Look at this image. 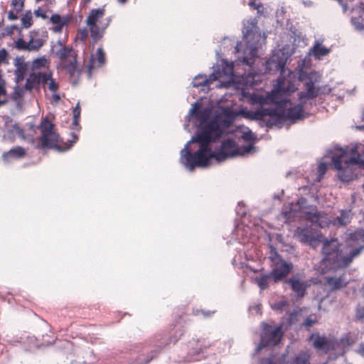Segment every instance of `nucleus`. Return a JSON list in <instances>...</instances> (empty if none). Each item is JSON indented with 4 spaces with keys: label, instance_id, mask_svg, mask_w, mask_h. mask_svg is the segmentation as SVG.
Segmentation results:
<instances>
[{
    "label": "nucleus",
    "instance_id": "nucleus-1",
    "mask_svg": "<svg viewBox=\"0 0 364 364\" xmlns=\"http://www.w3.org/2000/svg\"><path fill=\"white\" fill-rule=\"evenodd\" d=\"M291 92H267L266 96L252 92L249 96L250 104L261 107L266 105H274L277 107L272 109V119H268L267 127L271 128L282 124L284 122L295 123L309 116L313 106L316 105V99H321L325 92H301L299 102L296 105L291 101Z\"/></svg>",
    "mask_w": 364,
    "mask_h": 364
},
{
    "label": "nucleus",
    "instance_id": "nucleus-2",
    "mask_svg": "<svg viewBox=\"0 0 364 364\" xmlns=\"http://www.w3.org/2000/svg\"><path fill=\"white\" fill-rule=\"evenodd\" d=\"M256 77L257 75L252 73L235 75L233 63L223 60L211 75H196L192 81V85L193 87L200 89L201 91L231 87L236 91H245L255 84Z\"/></svg>",
    "mask_w": 364,
    "mask_h": 364
},
{
    "label": "nucleus",
    "instance_id": "nucleus-3",
    "mask_svg": "<svg viewBox=\"0 0 364 364\" xmlns=\"http://www.w3.org/2000/svg\"><path fill=\"white\" fill-rule=\"evenodd\" d=\"M350 239L360 245V247L353 250L349 255H346L340 250V244L337 239L326 240L323 243L322 253L323 262L331 268H341L348 267L353 258L358 256L364 247V230L358 229L350 235Z\"/></svg>",
    "mask_w": 364,
    "mask_h": 364
},
{
    "label": "nucleus",
    "instance_id": "nucleus-4",
    "mask_svg": "<svg viewBox=\"0 0 364 364\" xmlns=\"http://www.w3.org/2000/svg\"><path fill=\"white\" fill-rule=\"evenodd\" d=\"M38 128L41 136L38 138L36 148L38 149H55L60 151L68 150L78 140V136L72 133V139L63 142L58 134L55 131L54 124L47 118H43Z\"/></svg>",
    "mask_w": 364,
    "mask_h": 364
},
{
    "label": "nucleus",
    "instance_id": "nucleus-5",
    "mask_svg": "<svg viewBox=\"0 0 364 364\" xmlns=\"http://www.w3.org/2000/svg\"><path fill=\"white\" fill-rule=\"evenodd\" d=\"M48 60L43 58L35 60L32 64V72L29 74L26 83V88L28 90L33 89L44 91H57L58 82L52 77L50 71H42L48 65Z\"/></svg>",
    "mask_w": 364,
    "mask_h": 364
},
{
    "label": "nucleus",
    "instance_id": "nucleus-6",
    "mask_svg": "<svg viewBox=\"0 0 364 364\" xmlns=\"http://www.w3.org/2000/svg\"><path fill=\"white\" fill-rule=\"evenodd\" d=\"M191 143L189 141L181 151V162L191 171L196 167L207 166L210 159H215V152L212 151L210 144L197 142L199 144V148L194 154H192L188 148Z\"/></svg>",
    "mask_w": 364,
    "mask_h": 364
},
{
    "label": "nucleus",
    "instance_id": "nucleus-7",
    "mask_svg": "<svg viewBox=\"0 0 364 364\" xmlns=\"http://www.w3.org/2000/svg\"><path fill=\"white\" fill-rule=\"evenodd\" d=\"M348 152V148L340 149L332 156V163L338 171V177L343 182H349L358 177V164Z\"/></svg>",
    "mask_w": 364,
    "mask_h": 364
},
{
    "label": "nucleus",
    "instance_id": "nucleus-8",
    "mask_svg": "<svg viewBox=\"0 0 364 364\" xmlns=\"http://www.w3.org/2000/svg\"><path fill=\"white\" fill-rule=\"evenodd\" d=\"M243 38L246 41L247 48L243 52L242 63L251 66L257 56V46L261 40V33L257 23L247 21L243 27Z\"/></svg>",
    "mask_w": 364,
    "mask_h": 364
},
{
    "label": "nucleus",
    "instance_id": "nucleus-9",
    "mask_svg": "<svg viewBox=\"0 0 364 364\" xmlns=\"http://www.w3.org/2000/svg\"><path fill=\"white\" fill-rule=\"evenodd\" d=\"M223 134V129L217 122V119L212 118L208 123L199 124L196 135L190 142H202L207 144L215 142Z\"/></svg>",
    "mask_w": 364,
    "mask_h": 364
},
{
    "label": "nucleus",
    "instance_id": "nucleus-10",
    "mask_svg": "<svg viewBox=\"0 0 364 364\" xmlns=\"http://www.w3.org/2000/svg\"><path fill=\"white\" fill-rule=\"evenodd\" d=\"M105 14L104 8L93 9L90 11L85 23L90 32L91 37L97 41L100 39L109 24V20H103Z\"/></svg>",
    "mask_w": 364,
    "mask_h": 364
},
{
    "label": "nucleus",
    "instance_id": "nucleus-11",
    "mask_svg": "<svg viewBox=\"0 0 364 364\" xmlns=\"http://www.w3.org/2000/svg\"><path fill=\"white\" fill-rule=\"evenodd\" d=\"M253 149V145L239 147L233 139H228L221 143L218 151H214L215 159L219 162L223 161L229 158L250 153Z\"/></svg>",
    "mask_w": 364,
    "mask_h": 364
},
{
    "label": "nucleus",
    "instance_id": "nucleus-12",
    "mask_svg": "<svg viewBox=\"0 0 364 364\" xmlns=\"http://www.w3.org/2000/svg\"><path fill=\"white\" fill-rule=\"evenodd\" d=\"M282 327L283 324L281 323L272 328L271 325L263 323L259 348L274 346L279 343L283 337Z\"/></svg>",
    "mask_w": 364,
    "mask_h": 364
},
{
    "label": "nucleus",
    "instance_id": "nucleus-13",
    "mask_svg": "<svg viewBox=\"0 0 364 364\" xmlns=\"http://www.w3.org/2000/svg\"><path fill=\"white\" fill-rule=\"evenodd\" d=\"M272 108H260L255 111L248 110L247 108H242L237 111L238 116H242L245 119L262 121L267 126L268 119H272Z\"/></svg>",
    "mask_w": 364,
    "mask_h": 364
},
{
    "label": "nucleus",
    "instance_id": "nucleus-14",
    "mask_svg": "<svg viewBox=\"0 0 364 364\" xmlns=\"http://www.w3.org/2000/svg\"><path fill=\"white\" fill-rule=\"evenodd\" d=\"M277 257L279 262L276 263V267L269 273V276H271L275 283L286 278L293 268L291 263L282 260L279 256H277Z\"/></svg>",
    "mask_w": 364,
    "mask_h": 364
},
{
    "label": "nucleus",
    "instance_id": "nucleus-15",
    "mask_svg": "<svg viewBox=\"0 0 364 364\" xmlns=\"http://www.w3.org/2000/svg\"><path fill=\"white\" fill-rule=\"evenodd\" d=\"M237 117H238L237 111L225 107L223 109L221 114L215 115L213 119H217L219 126L224 130L233 124Z\"/></svg>",
    "mask_w": 364,
    "mask_h": 364
},
{
    "label": "nucleus",
    "instance_id": "nucleus-16",
    "mask_svg": "<svg viewBox=\"0 0 364 364\" xmlns=\"http://www.w3.org/2000/svg\"><path fill=\"white\" fill-rule=\"evenodd\" d=\"M320 74L315 71L306 73L301 69L299 73V80L304 83L306 91H314L315 85L320 81Z\"/></svg>",
    "mask_w": 364,
    "mask_h": 364
},
{
    "label": "nucleus",
    "instance_id": "nucleus-17",
    "mask_svg": "<svg viewBox=\"0 0 364 364\" xmlns=\"http://www.w3.org/2000/svg\"><path fill=\"white\" fill-rule=\"evenodd\" d=\"M285 282L290 286L291 290L296 294V297L302 298L304 296L306 289L309 287L307 281L302 280L299 274H296Z\"/></svg>",
    "mask_w": 364,
    "mask_h": 364
},
{
    "label": "nucleus",
    "instance_id": "nucleus-18",
    "mask_svg": "<svg viewBox=\"0 0 364 364\" xmlns=\"http://www.w3.org/2000/svg\"><path fill=\"white\" fill-rule=\"evenodd\" d=\"M295 235L301 242L309 244L313 247L318 246L320 242L318 237L307 228H298L295 231Z\"/></svg>",
    "mask_w": 364,
    "mask_h": 364
},
{
    "label": "nucleus",
    "instance_id": "nucleus-19",
    "mask_svg": "<svg viewBox=\"0 0 364 364\" xmlns=\"http://www.w3.org/2000/svg\"><path fill=\"white\" fill-rule=\"evenodd\" d=\"M188 351V355L184 358L186 362H192L197 360L198 356L203 351V346L198 340L192 339L189 341L185 348Z\"/></svg>",
    "mask_w": 364,
    "mask_h": 364
},
{
    "label": "nucleus",
    "instance_id": "nucleus-20",
    "mask_svg": "<svg viewBox=\"0 0 364 364\" xmlns=\"http://www.w3.org/2000/svg\"><path fill=\"white\" fill-rule=\"evenodd\" d=\"M188 351V355L184 358L186 362H192L197 360L198 356L203 351V346L198 340L192 339L189 341L185 348Z\"/></svg>",
    "mask_w": 364,
    "mask_h": 364
},
{
    "label": "nucleus",
    "instance_id": "nucleus-21",
    "mask_svg": "<svg viewBox=\"0 0 364 364\" xmlns=\"http://www.w3.org/2000/svg\"><path fill=\"white\" fill-rule=\"evenodd\" d=\"M27 155V149L17 146H15L8 151H5L2 154V159L6 163H9L13 161L22 159Z\"/></svg>",
    "mask_w": 364,
    "mask_h": 364
},
{
    "label": "nucleus",
    "instance_id": "nucleus-22",
    "mask_svg": "<svg viewBox=\"0 0 364 364\" xmlns=\"http://www.w3.org/2000/svg\"><path fill=\"white\" fill-rule=\"evenodd\" d=\"M348 283L349 280L346 278V274L326 277V285L328 286L331 291H336L344 288Z\"/></svg>",
    "mask_w": 364,
    "mask_h": 364
},
{
    "label": "nucleus",
    "instance_id": "nucleus-23",
    "mask_svg": "<svg viewBox=\"0 0 364 364\" xmlns=\"http://www.w3.org/2000/svg\"><path fill=\"white\" fill-rule=\"evenodd\" d=\"M313 341V346L317 350H323L327 353L332 347L331 341H328L326 336H321L318 333H312L309 338Z\"/></svg>",
    "mask_w": 364,
    "mask_h": 364
},
{
    "label": "nucleus",
    "instance_id": "nucleus-24",
    "mask_svg": "<svg viewBox=\"0 0 364 364\" xmlns=\"http://www.w3.org/2000/svg\"><path fill=\"white\" fill-rule=\"evenodd\" d=\"M200 105L196 102L191 109V114L198 121L199 124L208 123L210 119L211 110L209 108L199 109Z\"/></svg>",
    "mask_w": 364,
    "mask_h": 364
},
{
    "label": "nucleus",
    "instance_id": "nucleus-25",
    "mask_svg": "<svg viewBox=\"0 0 364 364\" xmlns=\"http://www.w3.org/2000/svg\"><path fill=\"white\" fill-rule=\"evenodd\" d=\"M70 16H61L59 14H53L50 18V22L54 25L53 31L55 33H61L65 26H67L71 21Z\"/></svg>",
    "mask_w": 364,
    "mask_h": 364
},
{
    "label": "nucleus",
    "instance_id": "nucleus-26",
    "mask_svg": "<svg viewBox=\"0 0 364 364\" xmlns=\"http://www.w3.org/2000/svg\"><path fill=\"white\" fill-rule=\"evenodd\" d=\"M291 75V73H289L287 78L279 77L277 79L275 87L272 91H297L298 88L295 87L290 80Z\"/></svg>",
    "mask_w": 364,
    "mask_h": 364
},
{
    "label": "nucleus",
    "instance_id": "nucleus-27",
    "mask_svg": "<svg viewBox=\"0 0 364 364\" xmlns=\"http://www.w3.org/2000/svg\"><path fill=\"white\" fill-rule=\"evenodd\" d=\"M106 63L105 53L102 48L97 49L95 56L92 59L91 65L89 66L90 70L95 68H101Z\"/></svg>",
    "mask_w": 364,
    "mask_h": 364
},
{
    "label": "nucleus",
    "instance_id": "nucleus-28",
    "mask_svg": "<svg viewBox=\"0 0 364 364\" xmlns=\"http://www.w3.org/2000/svg\"><path fill=\"white\" fill-rule=\"evenodd\" d=\"M28 42L31 51H38L44 45L46 41L40 37L38 32L31 31Z\"/></svg>",
    "mask_w": 364,
    "mask_h": 364
},
{
    "label": "nucleus",
    "instance_id": "nucleus-29",
    "mask_svg": "<svg viewBox=\"0 0 364 364\" xmlns=\"http://www.w3.org/2000/svg\"><path fill=\"white\" fill-rule=\"evenodd\" d=\"M350 211L342 210L340 212V215L335 218L331 223L334 226H346L350 222Z\"/></svg>",
    "mask_w": 364,
    "mask_h": 364
},
{
    "label": "nucleus",
    "instance_id": "nucleus-30",
    "mask_svg": "<svg viewBox=\"0 0 364 364\" xmlns=\"http://www.w3.org/2000/svg\"><path fill=\"white\" fill-rule=\"evenodd\" d=\"M330 51L331 49L326 48L316 41L311 49L310 53L314 55L315 59L320 60L322 57L327 55Z\"/></svg>",
    "mask_w": 364,
    "mask_h": 364
},
{
    "label": "nucleus",
    "instance_id": "nucleus-31",
    "mask_svg": "<svg viewBox=\"0 0 364 364\" xmlns=\"http://www.w3.org/2000/svg\"><path fill=\"white\" fill-rule=\"evenodd\" d=\"M311 358L309 351H301L295 355L289 364H311Z\"/></svg>",
    "mask_w": 364,
    "mask_h": 364
},
{
    "label": "nucleus",
    "instance_id": "nucleus-32",
    "mask_svg": "<svg viewBox=\"0 0 364 364\" xmlns=\"http://www.w3.org/2000/svg\"><path fill=\"white\" fill-rule=\"evenodd\" d=\"M80 114L81 108L80 106V102H78L73 110V122L71 124V129L74 131H77V132L81 129V126L80 124Z\"/></svg>",
    "mask_w": 364,
    "mask_h": 364
},
{
    "label": "nucleus",
    "instance_id": "nucleus-33",
    "mask_svg": "<svg viewBox=\"0 0 364 364\" xmlns=\"http://www.w3.org/2000/svg\"><path fill=\"white\" fill-rule=\"evenodd\" d=\"M306 200L304 198H301L298 200L296 204L290 203L289 205V211L284 210L282 211V215L287 220L290 218V214L291 213H294L299 211L300 208L306 203Z\"/></svg>",
    "mask_w": 364,
    "mask_h": 364
},
{
    "label": "nucleus",
    "instance_id": "nucleus-34",
    "mask_svg": "<svg viewBox=\"0 0 364 364\" xmlns=\"http://www.w3.org/2000/svg\"><path fill=\"white\" fill-rule=\"evenodd\" d=\"M64 68L65 70L70 74V77H79V70L77 67V63H76V58L75 57H73V60H70L69 63H64L63 65Z\"/></svg>",
    "mask_w": 364,
    "mask_h": 364
},
{
    "label": "nucleus",
    "instance_id": "nucleus-35",
    "mask_svg": "<svg viewBox=\"0 0 364 364\" xmlns=\"http://www.w3.org/2000/svg\"><path fill=\"white\" fill-rule=\"evenodd\" d=\"M314 224L318 225L321 228L328 226L332 222L329 220L328 215L323 212H318Z\"/></svg>",
    "mask_w": 364,
    "mask_h": 364
},
{
    "label": "nucleus",
    "instance_id": "nucleus-36",
    "mask_svg": "<svg viewBox=\"0 0 364 364\" xmlns=\"http://www.w3.org/2000/svg\"><path fill=\"white\" fill-rule=\"evenodd\" d=\"M72 52H73V48L72 47H68V46H63L61 47L57 52H56V55L61 60H65L68 57H70V56H72L73 58L74 57L73 55H72Z\"/></svg>",
    "mask_w": 364,
    "mask_h": 364
},
{
    "label": "nucleus",
    "instance_id": "nucleus-37",
    "mask_svg": "<svg viewBox=\"0 0 364 364\" xmlns=\"http://www.w3.org/2000/svg\"><path fill=\"white\" fill-rule=\"evenodd\" d=\"M22 27L28 28L33 25V16L31 11H27L21 18Z\"/></svg>",
    "mask_w": 364,
    "mask_h": 364
},
{
    "label": "nucleus",
    "instance_id": "nucleus-38",
    "mask_svg": "<svg viewBox=\"0 0 364 364\" xmlns=\"http://www.w3.org/2000/svg\"><path fill=\"white\" fill-rule=\"evenodd\" d=\"M271 277L269 274H264L256 279L257 283L261 289H265L268 287V279Z\"/></svg>",
    "mask_w": 364,
    "mask_h": 364
},
{
    "label": "nucleus",
    "instance_id": "nucleus-39",
    "mask_svg": "<svg viewBox=\"0 0 364 364\" xmlns=\"http://www.w3.org/2000/svg\"><path fill=\"white\" fill-rule=\"evenodd\" d=\"M16 48L18 50L31 51L29 42H26L22 38L17 39L16 41Z\"/></svg>",
    "mask_w": 364,
    "mask_h": 364
},
{
    "label": "nucleus",
    "instance_id": "nucleus-40",
    "mask_svg": "<svg viewBox=\"0 0 364 364\" xmlns=\"http://www.w3.org/2000/svg\"><path fill=\"white\" fill-rule=\"evenodd\" d=\"M16 29H18V26L16 25L9 26L3 29H0V38L11 36Z\"/></svg>",
    "mask_w": 364,
    "mask_h": 364
},
{
    "label": "nucleus",
    "instance_id": "nucleus-41",
    "mask_svg": "<svg viewBox=\"0 0 364 364\" xmlns=\"http://www.w3.org/2000/svg\"><path fill=\"white\" fill-rule=\"evenodd\" d=\"M318 213V211H317L316 210H315L314 211H305L303 213V218L312 223H315V221L316 220L317 218L316 217Z\"/></svg>",
    "mask_w": 364,
    "mask_h": 364
},
{
    "label": "nucleus",
    "instance_id": "nucleus-42",
    "mask_svg": "<svg viewBox=\"0 0 364 364\" xmlns=\"http://www.w3.org/2000/svg\"><path fill=\"white\" fill-rule=\"evenodd\" d=\"M327 164L326 163H320L318 165V167H317V173H318V176H317V181H321V180L323 178V176L325 175V173H326L327 171Z\"/></svg>",
    "mask_w": 364,
    "mask_h": 364
},
{
    "label": "nucleus",
    "instance_id": "nucleus-43",
    "mask_svg": "<svg viewBox=\"0 0 364 364\" xmlns=\"http://www.w3.org/2000/svg\"><path fill=\"white\" fill-rule=\"evenodd\" d=\"M23 92H12L11 99L16 103L17 107H21L23 103Z\"/></svg>",
    "mask_w": 364,
    "mask_h": 364
},
{
    "label": "nucleus",
    "instance_id": "nucleus-44",
    "mask_svg": "<svg viewBox=\"0 0 364 364\" xmlns=\"http://www.w3.org/2000/svg\"><path fill=\"white\" fill-rule=\"evenodd\" d=\"M289 304L288 301L286 300H281L279 301L275 302L272 305V309L275 311H282L284 310V309L287 306H288Z\"/></svg>",
    "mask_w": 364,
    "mask_h": 364
},
{
    "label": "nucleus",
    "instance_id": "nucleus-45",
    "mask_svg": "<svg viewBox=\"0 0 364 364\" xmlns=\"http://www.w3.org/2000/svg\"><path fill=\"white\" fill-rule=\"evenodd\" d=\"M88 36V32L86 28H81L77 31L76 38L81 41H85Z\"/></svg>",
    "mask_w": 364,
    "mask_h": 364
},
{
    "label": "nucleus",
    "instance_id": "nucleus-46",
    "mask_svg": "<svg viewBox=\"0 0 364 364\" xmlns=\"http://www.w3.org/2000/svg\"><path fill=\"white\" fill-rule=\"evenodd\" d=\"M11 6H13L14 11H16V13H19L23 9V3L18 0H12Z\"/></svg>",
    "mask_w": 364,
    "mask_h": 364
},
{
    "label": "nucleus",
    "instance_id": "nucleus-47",
    "mask_svg": "<svg viewBox=\"0 0 364 364\" xmlns=\"http://www.w3.org/2000/svg\"><path fill=\"white\" fill-rule=\"evenodd\" d=\"M316 323V318H313L311 316H308L305 321H304L303 323V326L306 328H311V326H313L315 323Z\"/></svg>",
    "mask_w": 364,
    "mask_h": 364
},
{
    "label": "nucleus",
    "instance_id": "nucleus-48",
    "mask_svg": "<svg viewBox=\"0 0 364 364\" xmlns=\"http://www.w3.org/2000/svg\"><path fill=\"white\" fill-rule=\"evenodd\" d=\"M13 131L18 135L22 139H26V136L24 134V131L18 125L15 124L13 126Z\"/></svg>",
    "mask_w": 364,
    "mask_h": 364
},
{
    "label": "nucleus",
    "instance_id": "nucleus-49",
    "mask_svg": "<svg viewBox=\"0 0 364 364\" xmlns=\"http://www.w3.org/2000/svg\"><path fill=\"white\" fill-rule=\"evenodd\" d=\"M355 319L358 321L364 320V306H358L356 309Z\"/></svg>",
    "mask_w": 364,
    "mask_h": 364
},
{
    "label": "nucleus",
    "instance_id": "nucleus-50",
    "mask_svg": "<svg viewBox=\"0 0 364 364\" xmlns=\"http://www.w3.org/2000/svg\"><path fill=\"white\" fill-rule=\"evenodd\" d=\"M242 138L245 141H252L255 140V136L251 131H249V132L243 133V134L242 135Z\"/></svg>",
    "mask_w": 364,
    "mask_h": 364
},
{
    "label": "nucleus",
    "instance_id": "nucleus-51",
    "mask_svg": "<svg viewBox=\"0 0 364 364\" xmlns=\"http://www.w3.org/2000/svg\"><path fill=\"white\" fill-rule=\"evenodd\" d=\"M34 14H35V16L36 17H41L43 19L48 18V16L46 14V11L45 10H43V9L40 8V7L38 8V9L34 11Z\"/></svg>",
    "mask_w": 364,
    "mask_h": 364
},
{
    "label": "nucleus",
    "instance_id": "nucleus-52",
    "mask_svg": "<svg viewBox=\"0 0 364 364\" xmlns=\"http://www.w3.org/2000/svg\"><path fill=\"white\" fill-rule=\"evenodd\" d=\"M8 53L5 48L0 50V65L4 63H7Z\"/></svg>",
    "mask_w": 364,
    "mask_h": 364
},
{
    "label": "nucleus",
    "instance_id": "nucleus-53",
    "mask_svg": "<svg viewBox=\"0 0 364 364\" xmlns=\"http://www.w3.org/2000/svg\"><path fill=\"white\" fill-rule=\"evenodd\" d=\"M18 14L16 11L11 10L8 13V18L11 21L16 20L18 19Z\"/></svg>",
    "mask_w": 364,
    "mask_h": 364
},
{
    "label": "nucleus",
    "instance_id": "nucleus-54",
    "mask_svg": "<svg viewBox=\"0 0 364 364\" xmlns=\"http://www.w3.org/2000/svg\"><path fill=\"white\" fill-rule=\"evenodd\" d=\"M7 92H0V106L4 105L8 101Z\"/></svg>",
    "mask_w": 364,
    "mask_h": 364
},
{
    "label": "nucleus",
    "instance_id": "nucleus-55",
    "mask_svg": "<svg viewBox=\"0 0 364 364\" xmlns=\"http://www.w3.org/2000/svg\"><path fill=\"white\" fill-rule=\"evenodd\" d=\"M60 99V97L58 94L57 93H55L53 97H52V99H51V103L53 105H57L59 102Z\"/></svg>",
    "mask_w": 364,
    "mask_h": 364
},
{
    "label": "nucleus",
    "instance_id": "nucleus-56",
    "mask_svg": "<svg viewBox=\"0 0 364 364\" xmlns=\"http://www.w3.org/2000/svg\"><path fill=\"white\" fill-rule=\"evenodd\" d=\"M261 364H276L272 358H263Z\"/></svg>",
    "mask_w": 364,
    "mask_h": 364
},
{
    "label": "nucleus",
    "instance_id": "nucleus-57",
    "mask_svg": "<svg viewBox=\"0 0 364 364\" xmlns=\"http://www.w3.org/2000/svg\"><path fill=\"white\" fill-rule=\"evenodd\" d=\"M178 338V336H174L173 338H170L169 340H168V342H166L164 346H166V345H168L169 343H175L177 341Z\"/></svg>",
    "mask_w": 364,
    "mask_h": 364
},
{
    "label": "nucleus",
    "instance_id": "nucleus-58",
    "mask_svg": "<svg viewBox=\"0 0 364 364\" xmlns=\"http://www.w3.org/2000/svg\"><path fill=\"white\" fill-rule=\"evenodd\" d=\"M358 353L364 357V343H361L358 348Z\"/></svg>",
    "mask_w": 364,
    "mask_h": 364
},
{
    "label": "nucleus",
    "instance_id": "nucleus-59",
    "mask_svg": "<svg viewBox=\"0 0 364 364\" xmlns=\"http://www.w3.org/2000/svg\"><path fill=\"white\" fill-rule=\"evenodd\" d=\"M0 91H5L4 88V81L1 77V75H0Z\"/></svg>",
    "mask_w": 364,
    "mask_h": 364
},
{
    "label": "nucleus",
    "instance_id": "nucleus-60",
    "mask_svg": "<svg viewBox=\"0 0 364 364\" xmlns=\"http://www.w3.org/2000/svg\"><path fill=\"white\" fill-rule=\"evenodd\" d=\"M242 43H238L237 46H235V52L239 53L240 49L242 48Z\"/></svg>",
    "mask_w": 364,
    "mask_h": 364
},
{
    "label": "nucleus",
    "instance_id": "nucleus-61",
    "mask_svg": "<svg viewBox=\"0 0 364 364\" xmlns=\"http://www.w3.org/2000/svg\"><path fill=\"white\" fill-rule=\"evenodd\" d=\"M241 93H242V97H248V95H249L250 92H241Z\"/></svg>",
    "mask_w": 364,
    "mask_h": 364
},
{
    "label": "nucleus",
    "instance_id": "nucleus-62",
    "mask_svg": "<svg viewBox=\"0 0 364 364\" xmlns=\"http://www.w3.org/2000/svg\"><path fill=\"white\" fill-rule=\"evenodd\" d=\"M279 67H280V68H281V73L284 72V64H282V65L279 64Z\"/></svg>",
    "mask_w": 364,
    "mask_h": 364
},
{
    "label": "nucleus",
    "instance_id": "nucleus-63",
    "mask_svg": "<svg viewBox=\"0 0 364 364\" xmlns=\"http://www.w3.org/2000/svg\"><path fill=\"white\" fill-rule=\"evenodd\" d=\"M127 0H118L119 2L124 4Z\"/></svg>",
    "mask_w": 364,
    "mask_h": 364
},
{
    "label": "nucleus",
    "instance_id": "nucleus-64",
    "mask_svg": "<svg viewBox=\"0 0 364 364\" xmlns=\"http://www.w3.org/2000/svg\"><path fill=\"white\" fill-rule=\"evenodd\" d=\"M250 5L251 6H254V7L255 8V3H253V2H250Z\"/></svg>",
    "mask_w": 364,
    "mask_h": 364
}]
</instances>
